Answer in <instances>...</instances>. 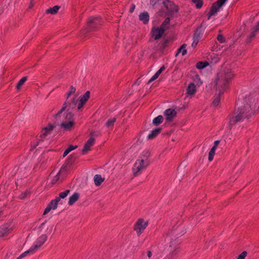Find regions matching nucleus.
<instances>
[{"label":"nucleus","mask_w":259,"mask_h":259,"mask_svg":"<svg viewBox=\"0 0 259 259\" xmlns=\"http://www.w3.org/2000/svg\"><path fill=\"white\" fill-rule=\"evenodd\" d=\"M78 102L76 97H73L70 101L66 99L65 103L63 104L62 108L57 113L54 115L55 118L59 116L66 109L67 111L72 112L75 110Z\"/></svg>","instance_id":"nucleus-5"},{"label":"nucleus","mask_w":259,"mask_h":259,"mask_svg":"<svg viewBox=\"0 0 259 259\" xmlns=\"http://www.w3.org/2000/svg\"><path fill=\"white\" fill-rule=\"evenodd\" d=\"M162 131V128L161 127L155 128L153 130L151 133L148 136V139L149 140H151L155 138L157 136L158 134L160 133Z\"/></svg>","instance_id":"nucleus-21"},{"label":"nucleus","mask_w":259,"mask_h":259,"mask_svg":"<svg viewBox=\"0 0 259 259\" xmlns=\"http://www.w3.org/2000/svg\"><path fill=\"white\" fill-rule=\"evenodd\" d=\"M2 212V210H0V214Z\"/></svg>","instance_id":"nucleus-60"},{"label":"nucleus","mask_w":259,"mask_h":259,"mask_svg":"<svg viewBox=\"0 0 259 259\" xmlns=\"http://www.w3.org/2000/svg\"><path fill=\"white\" fill-rule=\"evenodd\" d=\"M48 236L46 235L43 234L39 237L35 244L32 246L28 250L22 253L17 259H21L28 254H33L36 250H37L46 241Z\"/></svg>","instance_id":"nucleus-4"},{"label":"nucleus","mask_w":259,"mask_h":259,"mask_svg":"<svg viewBox=\"0 0 259 259\" xmlns=\"http://www.w3.org/2000/svg\"><path fill=\"white\" fill-rule=\"evenodd\" d=\"M165 69V67L163 65L156 72V73L149 80L148 84H149L152 81L157 79L161 73Z\"/></svg>","instance_id":"nucleus-23"},{"label":"nucleus","mask_w":259,"mask_h":259,"mask_svg":"<svg viewBox=\"0 0 259 259\" xmlns=\"http://www.w3.org/2000/svg\"><path fill=\"white\" fill-rule=\"evenodd\" d=\"M32 0H31V3H32Z\"/></svg>","instance_id":"nucleus-61"},{"label":"nucleus","mask_w":259,"mask_h":259,"mask_svg":"<svg viewBox=\"0 0 259 259\" xmlns=\"http://www.w3.org/2000/svg\"><path fill=\"white\" fill-rule=\"evenodd\" d=\"M187 46V45L185 44H184L182 45L181 47L178 49L177 53L176 54V56H177L178 54L182 52V56H184L187 53V50L185 49L186 47Z\"/></svg>","instance_id":"nucleus-29"},{"label":"nucleus","mask_w":259,"mask_h":259,"mask_svg":"<svg viewBox=\"0 0 259 259\" xmlns=\"http://www.w3.org/2000/svg\"><path fill=\"white\" fill-rule=\"evenodd\" d=\"M216 149L214 147H212L210 150L208 154V160L209 161H211L213 160L214 154H215V151Z\"/></svg>","instance_id":"nucleus-40"},{"label":"nucleus","mask_w":259,"mask_h":259,"mask_svg":"<svg viewBox=\"0 0 259 259\" xmlns=\"http://www.w3.org/2000/svg\"><path fill=\"white\" fill-rule=\"evenodd\" d=\"M69 192L70 190H67L63 192L60 193L59 195L60 196L61 198H64L68 195Z\"/></svg>","instance_id":"nucleus-44"},{"label":"nucleus","mask_w":259,"mask_h":259,"mask_svg":"<svg viewBox=\"0 0 259 259\" xmlns=\"http://www.w3.org/2000/svg\"><path fill=\"white\" fill-rule=\"evenodd\" d=\"M199 39H198L197 37H193V41L191 45L192 47H195L198 44L199 42Z\"/></svg>","instance_id":"nucleus-48"},{"label":"nucleus","mask_w":259,"mask_h":259,"mask_svg":"<svg viewBox=\"0 0 259 259\" xmlns=\"http://www.w3.org/2000/svg\"><path fill=\"white\" fill-rule=\"evenodd\" d=\"M60 8V6H55L53 7V8H50L46 10V13L47 14H51L53 15L56 14L59 9Z\"/></svg>","instance_id":"nucleus-26"},{"label":"nucleus","mask_w":259,"mask_h":259,"mask_svg":"<svg viewBox=\"0 0 259 259\" xmlns=\"http://www.w3.org/2000/svg\"><path fill=\"white\" fill-rule=\"evenodd\" d=\"M139 82H140V81L139 80V79H138L136 80V81L135 83H137V84H139Z\"/></svg>","instance_id":"nucleus-58"},{"label":"nucleus","mask_w":259,"mask_h":259,"mask_svg":"<svg viewBox=\"0 0 259 259\" xmlns=\"http://www.w3.org/2000/svg\"><path fill=\"white\" fill-rule=\"evenodd\" d=\"M105 180L104 178H102L100 175H96L94 176L95 184L97 186H100Z\"/></svg>","instance_id":"nucleus-25"},{"label":"nucleus","mask_w":259,"mask_h":259,"mask_svg":"<svg viewBox=\"0 0 259 259\" xmlns=\"http://www.w3.org/2000/svg\"><path fill=\"white\" fill-rule=\"evenodd\" d=\"M219 91V94L218 95L214 96V98L213 99V101L212 102V105L214 106H217L219 105V104L220 101V96L223 94L224 91H223V90L220 88V90H218Z\"/></svg>","instance_id":"nucleus-20"},{"label":"nucleus","mask_w":259,"mask_h":259,"mask_svg":"<svg viewBox=\"0 0 259 259\" xmlns=\"http://www.w3.org/2000/svg\"><path fill=\"white\" fill-rule=\"evenodd\" d=\"M45 224V223H43L41 224V227H42V226H44V225Z\"/></svg>","instance_id":"nucleus-59"},{"label":"nucleus","mask_w":259,"mask_h":259,"mask_svg":"<svg viewBox=\"0 0 259 259\" xmlns=\"http://www.w3.org/2000/svg\"><path fill=\"white\" fill-rule=\"evenodd\" d=\"M135 8H136V6L134 4H132V6H131V7L129 10V12L130 13H133V12L134 11L135 9Z\"/></svg>","instance_id":"nucleus-53"},{"label":"nucleus","mask_w":259,"mask_h":259,"mask_svg":"<svg viewBox=\"0 0 259 259\" xmlns=\"http://www.w3.org/2000/svg\"><path fill=\"white\" fill-rule=\"evenodd\" d=\"M27 76H24V77H23L18 82V83H17V86H16V88L17 89V90H19L22 85L24 83V82L27 80Z\"/></svg>","instance_id":"nucleus-36"},{"label":"nucleus","mask_w":259,"mask_h":259,"mask_svg":"<svg viewBox=\"0 0 259 259\" xmlns=\"http://www.w3.org/2000/svg\"><path fill=\"white\" fill-rule=\"evenodd\" d=\"M149 164V160H144L142 157H140L139 159L136 160L132 169L134 176L136 177L141 174V171L145 169Z\"/></svg>","instance_id":"nucleus-6"},{"label":"nucleus","mask_w":259,"mask_h":259,"mask_svg":"<svg viewBox=\"0 0 259 259\" xmlns=\"http://www.w3.org/2000/svg\"><path fill=\"white\" fill-rule=\"evenodd\" d=\"M170 18L169 17H166L163 22L160 26L161 28H165V30L168 28V25L169 24Z\"/></svg>","instance_id":"nucleus-37"},{"label":"nucleus","mask_w":259,"mask_h":259,"mask_svg":"<svg viewBox=\"0 0 259 259\" xmlns=\"http://www.w3.org/2000/svg\"><path fill=\"white\" fill-rule=\"evenodd\" d=\"M177 113L175 109L169 108L165 110L164 115L166 117V121L171 122L172 121L174 118L176 116Z\"/></svg>","instance_id":"nucleus-14"},{"label":"nucleus","mask_w":259,"mask_h":259,"mask_svg":"<svg viewBox=\"0 0 259 259\" xmlns=\"http://www.w3.org/2000/svg\"><path fill=\"white\" fill-rule=\"evenodd\" d=\"M162 3L168 11V16L172 17L178 12V6H176L172 2L169 0H163Z\"/></svg>","instance_id":"nucleus-9"},{"label":"nucleus","mask_w":259,"mask_h":259,"mask_svg":"<svg viewBox=\"0 0 259 259\" xmlns=\"http://www.w3.org/2000/svg\"><path fill=\"white\" fill-rule=\"evenodd\" d=\"M247 254L246 251H243L240 254H239L236 259H245Z\"/></svg>","instance_id":"nucleus-45"},{"label":"nucleus","mask_w":259,"mask_h":259,"mask_svg":"<svg viewBox=\"0 0 259 259\" xmlns=\"http://www.w3.org/2000/svg\"><path fill=\"white\" fill-rule=\"evenodd\" d=\"M196 86L194 83H190L187 88V94L189 95H193L196 92Z\"/></svg>","instance_id":"nucleus-22"},{"label":"nucleus","mask_w":259,"mask_h":259,"mask_svg":"<svg viewBox=\"0 0 259 259\" xmlns=\"http://www.w3.org/2000/svg\"><path fill=\"white\" fill-rule=\"evenodd\" d=\"M64 115L65 121H70L71 120H74V114L71 112L66 111V113Z\"/></svg>","instance_id":"nucleus-33"},{"label":"nucleus","mask_w":259,"mask_h":259,"mask_svg":"<svg viewBox=\"0 0 259 259\" xmlns=\"http://www.w3.org/2000/svg\"><path fill=\"white\" fill-rule=\"evenodd\" d=\"M257 32H259V21L257 23L256 25L254 27L251 28L250 34L247 36L246 38V42H250L252 39L254 38Z\"/></svg>","instance_id":"nucleus-15"},{"label":"nucleus","mask_w":259,"mask_h":259,"mask_svg":"<svg viewBox=\"0 0 259 259\" xmlns=\"http://www.w3.org/2000/svg\"><path fill=\"white\" fill-rule=\"evenodd\" d=\"M217 39L221 43L225 42V39L222 34H219L217 36Z\"/></svg>","instance_id":"nucleus-50"},{"label":"nucleus","mask_w":259,"mask_h":259,"mask_svg":"<svg viewBox=\"0 0 259 259\" xmlns=\"http://www.w3.org/2000/svg\"><path fill=\"white\" fill-rule=\"evenodd\" d=\"M234 77V74L232 70L229 68H224L217 75L215 79V85L217 90L221 88L225 91L227 88V84Z\"/></svg>","instance_id":"nucleus-2"},{"label":"nucleus","mask_w":259,"mask_h":259,"mask_svg":"<svg viewBox=\"0 0 259 259\" xmlns=\"http://www.w3.org/2000/svg\"><path fill=\"white\" fill-rule=\"evenodd\" d=\"M79 195L77 193H74L70 197L68 204L69 205H73L79 199Z\"/></svg>","instance_id":"nucleus-24"},{"label":"nucleus","mask_w":259,"mask_h":259,"mask_svg":"<svg viewBox=\"0 0 259 259\" xmlns=\"http://www.w3.org/2000/svg\"><path fill=\"white\" fill-rule=\"evenodd\" d=\"M76 91V89L72 85L70 87V90L67 94V100L68 99L71 94H74Z\"/></svg>","instance_id":"nucleus-43"},{"label":"nucleus","mask_w":259,"mask_h":259,"mask_svg":"<svg viewBox=\"0 0 259 259\" xmlns=\"http://www.w3.org/2000/svg\"><path fill=\"white\" fill-rule=\"evenodd\" d=\"M148 224V221L143 219H139L134 226V230L136 231L138 236L140 235L143 231H144Z\"/></svg>","instance_id":"nucleus-10"},{"label":"nucleus","mask_w":259,"mask_h":259,"mask_svg":"<svg viewBox=\"0 0 259 259\" xmlns=\"http://www.w3.org/2000/svg\"><path fill=\"white\" fill-rule=\"evenodd\" d=\"M48 205L50 206L53 209H55L57 207V204L54 203L53 200H52Z\"/></svg>","instance_id":"nucleus-49"},{"label":"nucleus","mask_w":259,"mask_h":259,"mask_svg":"<svg viewBox=\"0 0 259 259\" xmlns=\"http://www.w3.org/2000/svg\"><path fill=\"white\" fill-rule=\"evenodd\" d=\"M186 233V230L182 227L178 228L177 232L176 233V236H177V238Z\"/></svg>","instance_id":"nucleus-30"},{"label":"nucleus","mask_w":259,"mask_h":259,"mask_svg":"<svg viewBox=\"0 0 259 259\" xmlns=\"http://www.w3.org/2000/svg\"><path fill=\"white\" fill-rule=\"evenodd\" d=\"M227 0H218V1H217L216 2H215V3L219 6V7H221L222 6L224 5V4H225V3L227 1Z\"/></svg>","instance_id":"nucleus-47"},{"label":"nucleus","mask_w":259,"mask_h":259,"mask_svg":"<svg viewBox=\"0 0 259 259\" xmlns=\"http://www.w3.org/2000/svg\"><path fill=\"white\" fill-rule=\"evenodd\" d=\"M55 127V125L54 124H52L51 123H49L48 125L46 127H45L41 131V134L39 136V139L38 140L37 143L34 144V145L31 146V150H32L34 148H35L37 146L39 145V143L41 142H42L45 139L46 137L50 134L51 132L53 130L54 127Z\"/></svg>","instance_id":"nucleus-7"},{"label":"nucleus","mask_w":259,"mask_h":259,"mask_svg":"<svg viewBox=\"0 0 259 259\" xmlns=\"http://www.w3.org/2000/svg\"><path fill=\"white\" fill-rule=\"evenodd\" d=\"M52 209V208H51V207L48 205L45 209L43 214L45 215L47 214Z\"/></svg>","instance_id":"nucleus-51"},{"label":"nucleus","mask_w":259,"mask_h":259,"mask_svg":"<svg viewBox=\"0 0 259 259\" xmlns=\"http://www.w3.org/2000/svg\"><path fill=\"white\" fill-rule=\"evenodd\" d=\"M139 19L143 22L144 24H147L149 20V15L148 12H144L139 15Z\"/></svg>","instance_id":"nucleus-19"},{"label":"nucleus","mask_w":259,"mask_h":259,"mask_svg":"<svg viewBox=\"0 0 259 259\" xmlns=\"http://www.w3.org/2000/svg\"><path fill=\"white\" fill-rule=\"evenodd\" d=\"M102 24L101 18L99 17H91L87 21V27L80 31V33H85L97 30L98 27Z\"/></svg>","instance_id":"nucleus-3"},{"label":"nucleus","mask_w":259,"mask_h":259,"mask_svg":"<svg viewBox=\"0 0 259 259\" xmlns=\"http://www.w3.org/2000/svg\"><path fill=\"white\" fill-rule=\"evenodd\" d=\"M74 125L75 122L74 120H71L70 121H64L60 124V126L66 131H70Z\"/></svg>","instance_id":"nucleus-17"},{"label":"nucleus","mask_w":259,"mask_h":259,"mask_svg":"<svg viewBox=\"0 0 259 259\" xmlns=\"http://www.w3.org/2000/svg\"><path fill=\"white\" fill-rule=\"evenodd\" d=\"M29 194V192H28V191H25V192L24 193H21L19 196V198L20 199H21V200H23L24 199H25L27 196Z\"/></svg>","instance_id":"nucleus-46"},{"label":"nucleus","mask_w":259,"mask_h":259,"mask_svg":"<svg viewBox=\"0 0 259 259\" xmlns=\"http://www.w3.org/2000/svg\"><path fill=\"white\" fill-rule=\"evenodd\" d=\"M180 242L178 240L175 239L170 241L169 247L171 248L169 255V259H176L180 252L179 244Z\"/></svg>","instance_id":"nucleus-8"},{"label":"nucleus","mask_w":259,"mask_h":259,"mask_svg":"<svg viewBox=\"0 0 259 259\" xmlns=\"http://www.w3.org/2000/svg\"><path fill=\"white\" fill-rule=\"evenodd\" d=\"M90 96V91H87L85 94L80 98V101L83 103H85L86 102L89 100Z\"/></svg>","instance_id":"nucleus-31"},{"label":"nucleus","mask_w":259,"mask_h":259,"mask_svg":"<svg viewBox=\"0 0 259 259\" xmlns=\"http://www.w3.org/2000/svg\"><path fill=\"white\" fill-rule=\"evenodd\" d=\"M73 156L71 155L67 160V162L64 164L61 167L59 172L61 175L66 174L72 168V163L74 161Z\"/></svg>","instance_id":"nucleus-11"},{"label":"nucleus","mask_w":259,"mask_h":259,"mask_svg":"<svg viewBox=\"0 0 259 259\" xmlns=\"http://www.w3.org/2000/svg\"><path fill=\"white\" fill-rule=\"evenodd\" d=\"M203 28L202 25L201 24L196 30L195 33L193 35L194 37H197L198 39H200V36L203 34Z\"/></svg>","instance_id":"nucleus-27"},{"label":"nucleus","mask_w":259,"mask_h":259,"mask_svg":"<svg viewBox=\"0 0 259 259\" xmlns=\"http://www.w3.org/2000/svg\"><path fill=\"white\" fill-rule=\"evenodd\" d=\"M147 255L149 257H150L152 255V252L151 251H148Z\"/></svg>","instance_id":"nucleus-57"},{"label":"nucleus","mask_w":259,"mask_h":259,"mask_svg":"<svg viewBox=\"0 0 259 259\" xmlns=\"http://www.w3.org/2000/svg\"><path fill=\"white\" fill-rule=\"evenodd\" d=\"M169 39H165L161 42L160 45V49L161 50H164L167 46V44L169 42Z\"/></svg>","instance_id":"nucleus-41"},{"label":"nucleus","mask_w":259,"mask_h":259,"mask_svg":"<svg viewBox=\"0 0 259 259\" xmlns=\"http://www.w3.org/2000/svg\"><path fill=\"white\" fill-rule=\"evenodd\" d=\"M192 2L195 5L197 9H200L203 4L202 0H192Z\"/></svg>","instance_id":"nucleus-38"},{"label":"nucleus","mask_w":259,"mask_h":259,"mask_svg":"<svg viewBox=\"0 0 259 259\" xmlns=\"http://www.w3.org/2000/svg\"><path fill=\"white\" fill-rule=\"evenodd\" d=\"M60 175H61V174H60L58 172V173L52 179V184H55L57 183V182L60 180Z\"/></svg>","instance_id":"nucleus-42"},{"label":"nucleus","mask_w":259,"mask_h":259,"mask_svg":"<svg viewBox=\"0 0 259 259\" xmlns=\"http://www.w3.org/2000/svg\"><path fill=\"white\" fill-rule=\"evenodd\" d=\"M253 113L251 111L250 106L248 104L238 108L234 114L230 117L229 127L231 128L232 125L242 121L244 119H249L251 117Z\"/></svg>","instance_id":"nucleus-1"},{"label":"nucleus","mask_w":259,"mask_h":259,"mask_svg":"<svg viewBox=\"0 0 259 259\" xmlns=\"http://www.w3.org/2000/svg\"><path fill=\"white\" fill-rule=\"evenodd\" d=\"M116 120V118L115 117H113L112 118H110L107 120L106 122V126L108 127H112L113 126L114 123Z\"/></svg>","instance_id":"nucleus-34"},{"label":"nucleus","mask_w":259,"mask_h":259,"mask_svg":"<svg viewBox=\"0 0 259 259\" xmlns=\"http://www.w3.org/2000/svg\"><path fill=\"white\" fill-rule=\"evenodd\" d=\"M208 65V63L206 61H205V62H202V61H199L198 62L197 64H196V67L198 68V69H203L205 67H206L207 65Z\"/></svg>","instance_id":"nucleus-35"},{"label":"nucleus","mask_w":259,"mask_h":259,"mask_svg":"<svg viewBox=\"0 0 259 259\" xmlns=\"http://www.w3.org/2000/svg\"><path fill=\"white\" fill-rule=\"evenodd\" d=\"M220 141L219 140H217L214 142L213 147H214L215 149H217L218 146L220 144Z\"/></svg>","instance_id":"nucleus-55"},{"label":"nucleus","mask_w":259,"mask_h":259,"mask_svg":"<svg viewBox=\"0 0 259 259\" xmlns=\"http://www.w3.org/2000/svg\"><path fill=\"white\" fill-rule=\"evenodd\" d=\"M95 141V139L93 137H91L87 141V142L85 143L83 149L82 150V154L83 155L85 154L91 150V147L94 145Z\"/></svg>","instance_id":"nucleus-16"},{"label":"nucleus","mask_w":259,"mask_h":259,"mask_svg":"<svg viewBox=\"0 0 259 259\" xmlns=\"http://www.w3.org/2000/svg\"><path fill=\"white\" fill-rule=\"evenodd\" d=\"M84 104H85L82 102H80V101H79V104L77 106V109L80 110L83 107Z\"/></svg>","instance_id":"nucleus-54"},{"label":"nucleus","mask_w":259,"mask_h":259,"mask_svg":"<svg viewBox=\"0 0 259 259\" xmlns=\"http://www.w3.org/2000/svg\"><path fill=\"white\" fill-rule=\"evenodd\" d=\"M150 156V152L149 150H145L143 152L142 155L140 157H142V158L144 159V160H149L148 158Z\"/></svg>","instance_id":"nucleus-39"},{"label":"nucleus","mask_w":259,"mask_h":259,"mask_svg":"<svg viewBox=\"0 0 259 259\" xmlns=\"http://www.w3.org/2000/svg\"><path fill=\"white\" fill-rule=\"evenodd\" d=\"M100 134V132H93L91 133L90 135H91V137H97Z\"/></svg>","instance_id":"nucleus-52"},{"label":"nucleus","mask_w":259,"mask_h":259,"mask_svg":"<svg viewBox=\"0 0 259 259\" xmlns=\"http://www.w3.org/2000/svg\"><path fill=\"white\" fill-rule=\"evenodd\" d=\"M165 31V28H162L160 27V28L153 27L151 31L152 36L155 40H157L161 37Z\"/></svg>","instance_id":"nucleus-13"},{"label":"nucleus","mask_w":259,"mask_h":259,"mask_svg":"<svg viewBox=\"0 0 259 259\" xmlns=\"http://www.w3.org/2000/svg\"><path fill=\"white\" fill-rule=\"evenodd\" d=\"M13 230V228L10 224H5L0 226V237L7 236Z\"/></svg>","instance_id":"nucleus-12"},{"label":"nucleus","mask_w":259,"mask_h":259,"mask_svg":"<svg viewBox=\"0 0 259 259\" xmlns=\"http://www.w3.org/2000/svg\"><path fill=\"white\" fill-rule=\"evenodd\" d=\"M163 117L162 115H158L157 117L154 118L153 120V124L154 125L157 126L163 122Z\"/></svg>","instance_id":"nucleus-28"},{"label":"nucleus","mask_w":259,"mask_h":259,"mask_svg":"<svg viewBox=\"0 0 259 259\" xmlns=\"http://www.w3.org/2000/svg\"><path fill=\"white\" fill-rule=\"evenodd\" d=\"M78 147L77 145L73 146L72 145H70L67 149H66L63 155V157H65L72 150L76 149Z\"/></svg>","instance_id":"nucleus-32"},{"label":"nucleus","mask_w":259,"mask_h":259,"mask_svg":"<svg viewBox=\"0 0 259 259\" xmlns=\"http://www.w3.org/2000/svg\"><path fill=\"white\" fill-rule=\"evenodd\" d=\"M61 198L60 197V196L58 197H56L55 199L53 200L54 201V203H56L58 205V203L60 201Z\"/></svg>","instance_id":"nucleus-56"},{"label":"nucleus","mask_w":259,"mask_h":259,"mask_svg":"<svg viewBox=\"0 0 259 259\" xmlns=\"http://www.w3.org/2000/svg\"><path fill=\"white\" fill-rule=\"evenodd\" d=\"M220 8V7H219L215 3H213L210 8L209 13H208L207 19H209L212 16L215 15L219 11Z\"/></svg>","instance_id":"nucleus-18"}]
</instances>
